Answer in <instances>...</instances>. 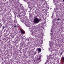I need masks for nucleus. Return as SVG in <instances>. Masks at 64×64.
Instances as JSON below:
<instances>
[{"mask_svg":"<svg viewBox=\"0 0 64 64\" xmlns=\"http://www.w3.org/2000/svg\"><path fill=\"white\" fill-rule=\"evenodd\" d=\"M2 26V24L1 23L0 24V27L1 28V27Z\"/></svg>","mask_w":64,"mask_h":64,"instance_id":"obj_7","label":"nucleus"},{"mask_svg":"<svg viewBox=\"0 0 64 64\" xmlns=\"http://www.w3.org/2000/svg\"><path fill=\"white\" fill-rule=\"evenodd\" d=\"M41 56H39V58H38V60H40L41 59Z\"/></svg>","mask_w":64,"mask_h":64,"instance_id":"obj_5","label":"nucleus"},{"mask_svg":"<svg viewBox=\"0 0 64 64\" xmlns=\"http://www.w3.org/2000/svg\"><path fill=\"white\" fill-rule=\"evenodd\" d=\"M62 53H61L60 54V56H61V55H62Z\"/></svg>","mask_w":64,"mask_h":64,"instance_id":"obj_13","label":"nucleus"},{"mask_svg":"<svg viewBox=\"0 0 64 64\" xmlns=\"http://www.w3.org/2000/svg\"><path fill=\"white\" fill-rule=\"evenodd\" d=\"M35 34V33H34V32H32V33L31 34V35H32V36H34V35Z\"/></svg>","mask_w":64,"mask_h":64,"instance_id":"obj_4","label":"nucleus"},{"mask_svg":"<svg viewBox=\"0 0 64 64\" xmlns=\"http://www.w3.org/2000/svg\"><path fill=\"white\" fill-rule=\"evenodd\" d=\"M9 33V32H8V31L6 32V34H7V33Z\"/></svg>","mask_w":64,"mask_h":64,"instance_id":"obj_10","label":"nucleus"},{"mask_svg":"<svg viewBox=\"0 0 64 64\" xmlns=\"http://www.w3.org/2000/svg\"><path fill=\"white\" fill-rule=\"evenodd\" d=\"M6 38H8V37L7 36V37H6Z\"/></svg>","mask_w":64,"mask_h":64,"instance_id":"obj_18","label":"nucleus"},{"mask_svg":"<svg viewBox=\"0 0 64 64\" xmlns=\"http://www.w3.org/2000/svg\"><path fill=\"white\" fill-rule=\"evenodd\" d=\"M52 15V18H53V15Z\"/></svg>","mask_w":64,"mask_h":64,"instance_id":"obj_14","label":"nucleus"},{"mask_svg":"<svg viewBox=\"0 0 64 64\" xmlns=\"http://www.w3.org/2000/svg\"><path fill=\"white\" fill-rule=\"evenodd\" d=\"M14 27H15V28L17 27V26L16 25V26H14Z\"/></svg>","mask_w":64,"mask_h":64,"instance_id":"obj_11","label":"nucleus"},{"mask_svg":"<svg viewBox=\"0 0 64 64\" xmlns=\"http://www.w3.org/2000/svg\"><path fill=\"white\" fill-rule=\"evenodd\" d=\"M1 28L0 27V29Z\"/></svg>","mask_w":64,"mask_h":64,"instance_id":"obj_20","label":"nucleus"},{"mask_svg":"<svg viewBox=\"0 0 64 64\" xmlns=\"http://www.w3.org/2000/svg\"><path fill=\"white\" fill-rule=\"evenodd\" d=\"M2 28L3 29H4V28H5V26H2Z\"/></svg>","mask_w":64,"mask_h":64,"instance_id":"obj_9","label":"nucleus"},{"mask_svg":"<svg viewBox=\"0 0 64 64\" xmlns=\"http://www.w3.org/2000/svg\"><path fill=\"white\" fill-rule=\"evenodd\" d=\"M36 52L35 51V52Z\"/></svg>","mask_w":64,"mask_h":64,"instance_id":"obj_21","label":"nucleus"},{"mask_svg":"<svg viewBox=\"0 0 64 64\" xmlns=\"http://www.w3.org/2000/svg\"><path fill=\"white\" fill-rule=\"evenodd\" d=\"M20 32H21V33H22V34H24V32H23V31H22V30H20Z\"/></svg>","mask_w":64,"mask_h":64,"instance_id":"obj_2","label":"nucleus"},{"mask_svg":"<svg viewBox=\"0 0 64 64\" xmlns=\"http://www.w3.org/2000/svg\"><path fill=\"white\" fill-rule=\"evenodd\" d=\"M47 61L48 62H49V60H47Z\"/></svg>","mask_w":64,"mask_h":64,"instance_id":"obj_12","label":"nucleus"},{"mask_svg":"<svg viewBox=\"0 0 64 64\" xmlns=\"http://www.w3.org/2000/svg\"><path fill=\"white\" fill-rule=\"evenodd\" d=\"M41 48H38V52H41Z\"/></svg>","mask_w":64,"mask_h":64,"instance_id":"obj_3","label":"nucleus"},{"mask_svg":"<svg viewBox=\"0 0 64 64\" xmlns=\"http://www.w3.org/2000/svg\"><path fill=\"white\" fill-rule=\"evenodd\" d=\"M63 1L64 2V0H63Z\"/></svg>","mask_w":64,"mask_h":64,"instance_id":"obj_17","label":"nucleus"},{"mask_svg":"<svg viewBox=\"0 0 64 64\" xmlns=\"http://www.w3.org/2000/svg\"><path fill=\"white\" fill-rule=\"evenodd\" d=\"M17 20H14V21H16Z\"/></svg>","mask_w":64,"mask_h":64,"instance_id":"obj_16","label":"nucleus"},{"mask_svg":"<svg viewBox=\"0 0 64 64\" xmlns=\"http://www.w3.org/2000/svg\"><path fill=\"white\" fill-rule=\"evenodd\" d=\"M40 20H41V19H40Z\"/></svg>","mask_w":64,"mask_h":64,"instance_id":"obj_19","label":"nucleus"},{"mask_svg":"<svg viewBox=\"0 0 64 64\" xmlns=\"http://www.w3.org/2000/svg\"><path fill=\"white\" fill-rule=\"evenodd\" d=\"M60 18H58L57 19V20L58 21H60Z\"/></svg>","mask_w":64,"mask_h":64,"instance_id":"obj_6","label":"nucleus"},{"mask_svg":"<svg viewBox=\"0 0 64 64\" xmlns=\"http://www.w3.org/2000/svg\"><path fill=\"white\" fill-rule=\"evenodd\" d=\"M18 16H19V17H20V15H18Z\"/></svg>","mask_w":64,"mask_h":64,"instance_id":"obj_15","label":"nucleus"},{"mask_svg":"<svg viewBox=\"0 0 64 64\" xmlns=\"http://www.w3.org/2000/svg\"><path fill=\"white\" fill-rule=\"evenodd\" d=\"M39 21L40 20H39V19L37 18H36L34 19V22L35 23H38L39 22Z\"/></svg>","mask_w":64,"mask_h":64,"instance_id":"obj_1","label":"nucleus"},{"mask_svg":"<svg viewBox=\"0 0 64 64\" xmlns=\"http://www.w3.org/2000/svg\"><path fill=\"white\" fill-rule=\"evenodd\" d=\"M62 59L63 60H64V57L62 56Z\"/></svg>","mask_w":64,"mask_h":64,"instance_id":"obj_8","label":"nucleus"}]
</instances>
